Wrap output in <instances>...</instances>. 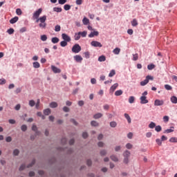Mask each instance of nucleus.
<instances>
[{
    "label": "nucleus",
    "instance_id": "nucleus-40",
    "mask_svg": "<svg viewBox=\"0 0 177 177\" xmlns=\"http://www.w3.org/2000/svg\"><path fill=\"white\" fill-rule=\"evenodd\" d=\"M138 59H139V55H138V53L133 54V62H136V60H138Z\"/></svg>",
    "mask_w": 177,
    "mask_h": 177
},
{
    "label": "nucleus",
    "instance_id": "nucleus-50",
    "mask_svg": "<svg viewBox=\"0 0 177 177\" xmlns=\"http://www.w3.org/2000/svg\"><path fill=\"white\" fill-rule=\"evenodd\" d=\"M19 153H20V151L17 149L13 151V156H19Z\"/></svg>",
    "mask_w": 177,
    "mask_h": 177
},
{
    "label": "nucleus",
    "instance_id": "nucleus-55",
    "mask_svg": "<svg viewBox=\"0 0 177 177\" xmlns=\"http://www.w3.org/2000/svg\"><path fill=\"white\" fill-rule=\"evenodd\" d=\"M63 111H64V113H68L70 111V108H68L67 106H64Z\"/></svg>",
    "mask_w": 177,
    "mask_h": 177
},
{
    "label": "nucleus",
    "instance_id": "nucleus-16",
    "mask_svg": "<svg viewBox=\"0 0 177 177\" xmlns=\"http://www.w3.org/2000/svg\"><path fill=\"white\" fill-rule=\"evenodd\" d=\"M58 104L57 102H52L51 103H50V107L51 109H56V107H57Z\"/></svg>",
    "mask_w": 177,
    "mask_h": 177
},
{
    "label": "nucleus",
    "instance_id": "nucleus-36",
    "mask_svg": "<svg viewBox=\"0 0 177 177\" xmlns=\"http://www.w3.org/2000/svg\"><path fill=\"white\" fill-rule=\"evenodd\" d=\"M131 26H133V27H136V26H138V20H136V19H133V21H131Z\"/></svg>",
    "mask_w": 177,
    "mask_h": 177
},
{
    "label": "nucleus",
    "instance_id": "nucleus-29",
    "mask_svg": "<svg viewBox=\"0 0 177 177\" xmlns=\"http://www.w3.org/2000/svg\"><path fill=\"white\" fill-rule=\"evenodd\" d=\"M62 8H59V7L53 8V11L57 12V13H60V12H62Z\"/></svg>",
    "mask_w": 177,
    "mask_h": 177
},
{
    "label": "nucleus",
    "instance_id": "nucleus-6",
    "mask_svg": "<svg viewBox=\"0 0 177 177\" xmlns=\"http://www.w3.org/2000/svg\"><path fill=\"white\" fill-rule=\"evenodd\" d=\"M51 70L55 73V74H59V73H62V70L60 68L55 66H51Z\"/></svg>",
    "mask_w": 177,
    "mask_h": 177
},
{
    "label": "nucleus",
    "instance_id": "nucleus-52",
    "mask_svg": "<svg viewBox=\"0 0 177 177\" xmlns=\"http://www.w3.org/2000/svg\"><path fill=\"white\" fill-rule=\"evenodd\" d=\"M34 164H35V159H33L32 160L31 163L28 165L27 168H31V167H32V165H34Z\"/></svg>",
    "mask_w": 177,
    "mask_h": 177
},
{
    "label": "nucleus",
    "instance_id": "nucleus-63",
    "mask_svg": "<svg viewBox=\"0 0 177 177\" xmlns=\"http://www.w3.org/2000/svg\"><path fill=\"white\" fill-rule=\"evenodd\" d=\"M70 121H71V122H73L76 127L78 125V122H76L75 120V119H71L70 120Z\"/></svg>",
    "mask_w": 177,
    "mask_h": 177
},
{
    "label": "nucleus",
    "instance_id": "nucleus-56",
    "mask_svg": "<svg viewBox=\"0 0 177 177\" xmlns=\"http://www.w3.org/2000/svg\"><path fill=\"white\" fill-rule=\"evenodd\" d=\"M67 2V0H58V3L59 5H64Z\"/></svg>",
    "mask_w": 177,
    "mask_h": 177
},
{
    "label": "nucleus",
    "instance_id": "nucleus-27",
    "mask_svg": "<svg viewBox=\"0 0 177 177\" xmlns=\"http://www.w3.org/2000/svg\"><path fill=\"white\" fill-rule=\"evenodd\" d=\"M156 123H154L153 122H151L150 124H149V128L150 129H154V128H156Z\"/></svg>",
    "mask_w": 177,
    "mask_h": 177
},
{
    "label": "nucleus",
    "instance_id": "nucleus-58",
    "mask_svg": "<svg viewBox=\"0 0 177 177\" xmlns=\"http://www.w3.org/2000/svg\"><path fill=\"white\" fill-rule=\"evenodd\" d=\"M123 162L124 164H128V162H129V158L124 157Z\"/></svg>",
    "mask_w": 177,
    "mask_h": 177
},
{
    "label": "nucleus",
    "instance_id": "nucleus-44",
    "mask_svg": "<svg viewBox=\"0 0 177 177\" xmlns=\"http://www.w3.org/2000/svg\"><path fill=\"white\" fill-rule=\"evenodd\" d=\"M7 32L10 35H12V34H13L15 32V29L10 28V29H8Z\"/></svg>",
    "mask_w": 177,
    "mask_h": 177
},
{
    "label": "nucleus",
    "instance_id": "nucleus-25",
    "mask_svg": "<svg viewBox=\"0 0 177 177\" xmlns=\"http://www.w3.org/2000/svg\"><path fill=\"white\" fill-rule=\"evenodd\" d=\"M33 67L34 68H39V67H41V65L39 64V62H33Z\"/></svg>",
    "mask_w": 177,
    "mask_h": 177
},
{
    "label": "nucleus",
    "instance_id": "nucleus-35",
    "mask_svg": "<svg viewBox=\"0 0 177 177\" xmlns=\"http://www.w3.org/2000/svg\"><path fill=\"white\" fill-rule=\"evenodd\" d=\"M171 143H177V138L172 137L169 140Z\"/></svg>",
    "mask_w": 177,
    "mask_h": 177
},
{
    "label": "nucleus",
    "instance_id": "nucleus-28",
    "mask_svg": "<svg viewBox=\"0 0 177 177\" xmlns=\"http://www.w3.org/2000/svg\"><path fill=\"white\" fill-rule=\"evenodd\" d=\"M129 103L132 104V103H135V97L134 96H130L129 97Z\"/></svg>",
    "mask_w": 177,
    "mask_h": 177
},
{
    "label": "nucleus",
    "instance_id": "nucleus-33",
    "mask_svg": "<svg viewBox=\"0 0 177 177\" xmlns=\"http://www.w3.org/2000/svg\"><path fill=\"white\" fill-rule=\"evenodd\" d=\"M98 62H106V57L104 55H101L98 57Z\"/></svg>",
    "mask_w": 177,
    "mask_h": 177
},
{
    "label": "nucleus",
    "instance_id": "nucleus-42",
    "mask_svg": "<svg viewBox=\"0 0 177 177\" xmlns=\"http://www.w3.org/2000/svg\"><path fill=\"white\" fill-rule=\"evenodd\" d=\"M64 10H70V9H71V6H70L69 4H65L64 6Z\"/></svg>",
    "mask_w": 177,
    "mask_h": 177
},
{
    "label": "nucleus",
    "instance_id": "nucleus-9",
    "mask_svg": "<svg viewBox=\"0 0 177 177\" xmlns=\"http://www.w3.org/2000/svg\"><path fill=\"white\" fill-rule=\"evenodd\" d=\"M99 35V32L96 30H93L88 35L89 38H93V37H97Z\"/></svg>",
    "mask_w": 177,
    "mask_h": 177
},
{
    "label": "nucleus",
    "instance_id": "nucleus-45",
    "mask_svg": "<svg viewBox=\"0 0 177 177\" xmlns=\"http://www.w3.org/2000/svg\"><path fill=\"white\" fill-rule=\"evenodd\" d=\"M165 88L166 91H172V86H171L169 84H165Z\"/></svg>",
    "mask_w": 177,
    "mask_h": 177
},
{
    "label": "nucleus",
    "instance_id": "nucleus-22",
    "mask_svg": "<svg viewBox=\"0 0 177 177\" xmlns=\"http://www.w3.org/2000/svg\"><path fill=\"white\" fill-rule=\"evenodd\" d=\"M120 52H121V49H120L119 48H115L113 50V53H114V55H120Z\"/></svg>",
    "mask_w": 177,
    "mask_h": 177
},
{
    "label": "nucleus",
    "instance_id": "nucleus-60",
    "mask_svg": "<svg viewBox=\"0 0 177 177\" xmlns=\"http://www.w3.org/2000/svg\"><path fill=\"white\" fill-rule=\"evenodd\" d=\"M132 147H133V145H132V144H131V143H127V144L126 145V147H127V149H128L129 150H131V149L132 148Z\"/></svg>",
    "mask_w": 177,
    "mask_h": 177
},
{
    "label": "nucleus",
    "instance_id": "nucleus-10",
    "mask_svg": "<svg viewBox=\"0 0 177 177\" xmlns=\"http://www.w3.org/2000/svg\"><path fill=\"white\" fill-rule=\"evenodd\" d=\"M110 158L112 161H113L114 162H118L119 161V159H118V157L117 156V155L115 154H112L111 156H110Z\"/></svg>",
    "mask_w": 177,
    "mask_h": 177
},
{
    "label": "nucleus",
    "instance_id": "nucleus-62",
    "mask_svg": "<svg viewBox=\"0 0 177 177\" xmlns=\"http://www.w3.org/2000/svg\"><path fill=\"white\" fill-rule=\"evenodd\" d=\"M21 106L20 105V104H18L15 106V109L17 110V111H19V110H20Z\"/></svg>",
    "mask_w": 177,
    "mask_h": 177
},
{
    "label": "nucleus",
    "instance_id": "nucleus-14",
    "mask_svg": "<svg viewBox=\"0 0 177 177\" xmlns=\"http://www.w3.org/2000/svg\"><path fill=\"white\" fill-rule=\"evenodd\" d=\"M170 100L173 104H177V97L175 95H173L171 97Z\"/></svg>",
    "mask_w": 177,
    "mask_h": 177
},
{
    "label": "nucleus",
    "instance_id": "nucleus-15",
    "mask_svg": "<svg viewBox=\"0 0 177 177\" xmlns=\"http://www.w3.org/2000/svg\"><path fill=\"white\" fill-rule=\"evenodd\" d=\"M73 57L75 62H82V57H81V55H75Z\"/></svg>",
    "mask_w": 177,
    "mask_h": 177
},
{
    "label": "nucleus",
    "instance_id": "nucleus-19",
    "mask_svg": "<svg viewBox=\"0 0 177 177\" xmlns=\"http://www.w3.org/2000/svg\"><path fill=\"white\" fill-rule=\"evenodd\" d=\"M107 154V150L106 149H102L100 151V155L102 156V157H104V156H106Z\"/></svg>",
    "mask_w": 177,
    "mask_h": 177
},
{
    "label": "nucleus",
    "instance_id": "nucleus-17",
    "mask_svg": "<svg viewBox=\"0 0 177 177\" xmlns=\"http://www.w3.org/2000/svg\"><path fill=\"white\" fill-rule=\"evenodd\" d=\"M82 23L84 26H88V24L89 23V19L84 17L82 19Z\"/></svg>",
    "mask_w": 177,
    "mask_h": 177
},
{
    "label": "nucleus",
    "instance_id": "nucleus-4",
    "mask_svg": "<svg viewBox=\"0 0 177 177\" xmlns=\"http://www.w3.org/2000/svg\"><path fill=\"white\" fill-rule=\"evenodd\" d=\"M91 45V46H94V48H102V46H103V45L97 41H92Z\"/></svg>",
    "mask_w": 177,
    "mask_h": 177
},
{
    "label": "nucleus",
    "instance_id": "nucleus-59",
    "mask_svg": "<svg viewBox=\"0 0 177 177\" xmlns=\"http://www.w3.org/2000/svg\"><path fill=\"white\" fill-rule=\"evenodd\" d=\"M32 131H34V132H36V131H38V127H37V125L33 124L32 126Z\"/></svg>",
    "mask_w": 177,
    "mask_h": 177
},
{
    "label": "nucleus",
    "instance_id": "nucleus-26",
    "mask_svg": "<svg viewBox=\"0 0 177 177\" xmlns=\"http://www.w3.org/2000/svg\"><path fill=\"white\" fill-rule=\"evenodd\" d=\"M59 39L58 37H53V38L51 39V42H52L53 44H57V43L59 42Z\"/></svg>",
    "mask_w": 177,
    "mask_h": 177
},
{
    "label": "nucleus",
    "instance_id": "nucleus-5",
    "mask_svg": "<svg viewBox=\"0 0 177 177\" xmlns=\"http://www.w3.org/2000/svg\"><path fill=\"white\" fill-rule=\"evenodd\" d=\"M62 38L64 41H66V42H71V37H70V36H68L67 34L66 33H62Z\"/></svg>",
    "mask_w": 177,
    "mask_h": 177
},
{
    "label": "nucleus",
    "instance_id": "nucleus-13",
    "mask_svg": "<svg viewBox=\"0 0 177 177\" xmlns=\"http://www.w3.org/2000/svg\"><path fill=\"white\" fill-rule=\"evenodd\" d=\"M18 21L19 17H15L10 20V24H15V23H17Z\"/></svg>",
    "mask_w": 177,
    "mask_h": 177
},
{
    "label": "nucleus",
    "instance_id": "nucleus-20",
    "mask_svg": "<svg viewBox=\"0 0 177 177\" xmlns=\"http://www.w3.org/2000/svg\"><path fill=\"white\" fill-rule=\"evenodd\" d=\"M171 132H174V127H171V129L165 130L163 133H171Z\"/></svg>",
    "mask_w": 177,
    "mask_h": 177
},
{
    "label": "nucleus",
    "instance_id": "nucleus-54",
    "mask_svg": "<svg viewBox=\"0 0 177 177\" xmlns=\"http://www.w3.org/2000/svg\"><path fill=\"white\" fill-rule=\"evenodd\" d=\"M163 121H164V122H168V121H169V117L168 115L164 116Z\"/></svg>",
    "mask_w": 177,
    "mask_h": 177
},
{
    "label": "nucleus",
    "instance_id": "nucleus-51",
    "mask_svg": "<svg viewBox=\"0 0 177 177\" xmlns=\"http://www.w3.org/2000/svg\"><path fill=\"white\" fill-rule=\"evenodd\" d=\"M21 129L23 132H26V131H27V125L26 124H23L21 127Z\"/></svg>",
    "mask_w": 177,
    "mask_h": 177
},
{
    "label": "nucleus",
    "instance_id": "nucleus-61",
    "mask_svg": "<svg viewBox=\"0 0 177 177\" xmlns=\"http://www.w3.org/2000/svg\"><path fill=\"white\" fill-rule=\"evenodd\" d=\"M6 142H7L8 143H10V142H12V137L8 136L6 138Z\"/></svg>",
    "mask_w": 177,
    "mask_h": 177
},
{
    "label": "nucleus",
    "instance_id": "nucleus-46",
    "mask_svg": "<svg viewBox=\"0 0 177 177\" xmlns=\"http://www.w3.org/2000/svg\"><path fill=\"white\" fill-rule=\"evenodd\" d=\"M29 106L30 107H34V106H35V101H34L33 100H31L29 101Z\"/></svg>",
    "mask_w": 177,
    "mask_h": 177
},
{
    "label": "nucleus",
    "instance_id": "nucleus-34",
    "mask_svg": "<svg viewBox=\"0 0 177 177\" xmlns=\"http://www.w3.org/2000/svg\"><path fill=\"white\" fill-rule=\"evenodd\" d=\"M55 32H59V31H60V30H62V27L60 26V25H56L55 26Z\"/></svg>",
    "mask_w": 177,
    "mask_h": 177
},
{
    "label": "nucleus",
    "instance_id": "nucleus-53",
    "mask_svg": "<svg viewBox=\"0 0 177 177\" xmlns=\"http://www.w3.org/2000/svg\"><path fill=\"white\" fill-rule=\"evenodd\" d=\"M6 84V80L4 78L0 79V85H5Z\"/></svg>",
    "mask_w": 177,
    "mask_h": 177
},
{
    "label": "nucleus",
    "instance_id": "nucleus-23",
    "mask_svg": "<svg viewBox=\"0 0 177 177\" xmlns=\"http://www.w3.org/2000/svg\"><path fill=\"white\" fill-rule=\"evenodd\" d=\"M123 93L122 90H118L115 92V96H121Z\"/></svg>",
    "mask_w": 177,
    "mask_h": 177
},
{
    "label": "nucleus",
    "instance_id": "nucleus-41",
    "mask_svg": "<svg viewBox=\"0 0 177 177\" xmlns=\"http://www.w3.org/2000/svg\"><path fill=\"white\" fill-rule=\"evenodd\" d=\"M79 34H80V36H82V38H85V37H86V34H88V32L86 31H83V32H79Z\"/></svg>",
    "mask_w": 177,
    "mask_h": 177
},
{
    "label": "nucleus",
    "instance_id": "nucleus-39",
    "mask_svg": "<svg viewBox=\"0 0 177 177\" xmlns=\"http://www.w3.org/2000/svg\"><path fill=\"white\" fill-rule=\"evenodd\" d=\"M162 129V128L160 125L156 126V127H155V131L156 132H161Z\"/></svg>",
    "mask_w": 177,
    "mask_h": 177
},
{
    "label": "nucleus",
    "instance_id": "nucleus-12",
    "mask_svg": "<svg viewBox=\"0 0 177 177\" xmlns=\"http://www.w3.org/2000/svg\"><path fill=\"white\" fill-rule=\"evenodd\" d=\"M103 117V114L101 113H97L93 115V118L95 120H99V118H102Z\"/></svg>",
    "mask_w": 177,
    "mask_h": 177
},
{
    "label": "nucleus",
    "instance_id": "nucleus-18",
    "mask_svg": "<svg viewBox=\"0 0 177 177\" xmlns=\"http://www.w3.org/2000/svg\"><path fill=\"white\" fill-rule=\"evenodd\" d=\"M80 38H81V35H80V32L75 34V35H74V39H75V41H79V39H80Z\"/></svg>",
    "mask_w": 177,
    "mask_h": 177
},
{
    "label": "nucleus",
    "instance_id": "nucleus-24",
    "mask_svg": "<svg viewBox=\"0 0 177 177\" xmlns=\"http://www.w3.org/2000/svg\"><path fill=\"white\" fill-rule=\"evenodd\" d=\"M91 127H99V122H97L95 120H92L91 122Z\"/></svg>",
    "mask_w": 177,
    "mask_h": 177
},
{
    "label": "nucleus",
    "instance_id": "nucleus-31",
    "mask_svg": "<svg viewBox=\"0 0 177 177\" xmlns=\"http://www.w3.org/2000/svg\"><path fill=\"white\" fill-rule=\"evenodd\" d=\"M147 84H149V81L147 79L140 82L141 86H145V85H147Z\"/></svg>",
    "mask_w": 177,
    "mask_h": 177
},
{
    "label": "nucleus",
    "instance_id": "nucleus-37",
    "mask_svg": "<svg viewBox=\"0 0 177 177\" xmlns=\"http://www.w3.org/2000/svg\"><path fill=\"white\" fill-rule=\"evenodd\" d=\"M40 39L41 41H43V42H45V41L48 39V36H46V35H42Z\"/></svg>",
    "mask_w": 177,
    "mask_h": 177
},
{
    "label": "nucleus",
    "instance_id": "nucleus-3",
    "mask_svg": "<svg viewBox=\"0 0 177 177\" xmlns=\"http://www.w3.org/2000/svg\"><path fill=\"white\" fill-rule=\"evenodd\" d=\"M72 52L73 53H80L81 52V46L80 44H76L72 47Z\"/></svg>",
    "mask_w": 177,
    "mask_h": 177
},
{
    "label": "nucleus",
    "instance_id": "nucleus-21",
    "mask_svg": "<svg viewBox=\"0 0 177 177\" xmlns=\"http://www.w3.org/2000/svg\"><path fill=\"white\" fill-rule=\"evenodd\" d=\"M131 156V152L128 150H126L124 153H123V156L126 157V158H129Z\"/></svg>",
    "mask_w": 177,
    "mask_h": 177
},
{
    "label": "nucleus",
    "instance_id": "nucleus-11",
    "mask_svg": "<svg viewBox=\"0 0 177 177\" xmlns=\"http://www.w3.org/2000/svg\"><path fill=\"white\" fill-rule=\"evenodd\" d=\"M124 118L127 120L128 124H131L132 122V120L131 119V116H129V114L128 113H124Z\"/></svg>",
    "mask_w": 177,
    "mask_h": 177
},
{
    "label": "nucleus",
    "instance_id": "nucleus-30",
    "mask_svg": "<svg viewBox=\"0 0 177 177\" xmlns=\"http://www.w3.org/2000/svg\"><path fill=\"white\" fill-rule=\"evenodd\" d=\"M109 125L111 128H115V127H117V122L112 121L109 123Z\"/></svg>",
    "mask_w": 177,
    "mask_h": 177
},
{
    "label": "nucleus",
    "instance_id": "nucleus-8",
    "mask_svg": "<svg viewBox=\"0 0 177 177\" xmlns=\"http://www.w3.org/2000/svg\"><path fill=\"white\" fill-rule=\"evenodd\" d=\"M117 88H118V83H115L111 88L109 90L110 93H113L114 91H115V89H117Z\"/></svg>",
    "mask_w": 177,
    "mask_h": 177
},
{
    "label": "nucleus",
    "instance_id": "nucleus-2",
    "mask_svg": "<svg viewBox=\"0 0 177 177\" xmlns=\"http://www.w3.org/2000/svg\"><path fill=\"white\" fill-rule=\"evenodd\" d=\"M147 91H145L142 93V96L140 97V104H146L149 103V100H147Z\"/></svg>",
    "mask_w": 177,
    "mask_h": 177
},
{
    "label": "nucleus",
    "instance_id": "nucleus-7",
    "mask_svg": "<svg viewBox=\"0 0 177 177\" xmlns=\"http://www.w3.org/2000/svg\"><path fill=\"white\" fill-rule=\"evenodd\" d=\"M164 104V100H156L154 101V106H162Z\"/></svg>",
    "mask_w": 177,
    "mask_h": 177
},
{
    "label": "nucleus",
    "instance_id": "nucleus-47",
    "mask_svg": "<svg viewBox=\"0 0 177 177\" xmlns=\"http://www.w3.org/2000/svg\"><path fill=\"white\" fill-rule=\"evenodd\" d=\"M156 142L158 146H161L162 145V140H161L160 138L156 139Z\"/></svg>",
    "mask_w": 177,
    "mask_h": 177
},
{
    "label": "nucleus",
    "instance_id": "nucleus-57",
    "mask_svg": "<svg viewBox=\"0 0 177 177\" xmlns=\"http://www.w3.org/2000/svg\"><path fill=\"white\" fill-rule=\"evenodd\" d=\"M61 143H62V145H66V143H67V138H62Z\"/></svg>",
    "mask_w": 177,
    "mask_h": 177
},
{
    "label": "nucleus",
    "instance_id": "nucleus-64",
    "mask_svg": "<svg viewBox=\"0 0 177 177\" xmlns=\"http://www.w3.org/2000/svg\"><path fill=\"white\" fill-rule=\"evenodd\" d=\"M85 103L84 102V100H80L78 102V105L80 106V107H82V106H84Z\"/></svg>",
    "mask_w": 177,
    "mask_h": 177
},
{
    "label": "nucleus",
    "instance_id": "nucleus-48",
    "mask_svg": "<svg viewBox=\"0 0 177 177\" xmlns=\"http://www.w3.org/2000/svg\"><path fill=\"white\" fill-rule=\"evenodd\" d=\"M115 75V70H111V72L109 74V77H114Z\"/></svg>",
    "mask_w": 177,
    "mask_h": 177
},
{
    "label": "nucleus",
    "instance_id": "nucleus-1",
    "mask_svg": "<svg viewBox=\"0 0 177 177\" xmlns=\"http://www.w3.org/2000/svg\"><path fill=\"white\" fill-rule=\"evenodd\" d=\"M41 13H42V8H39L35 12L32 14V19L33 20H36L37 23L39 24V28H41V30H45L46 28V15H43L42 17L39 16L41 15Z\"/></svg>",
    "mask_w": 177,
    "mask_h": 177
},
{
    "label": "nucleus",
    "instance_id": "nucleus-38",
    "mask_svg": "<svg viewBox=\"0 0 177 177\" xmlns=\"http://www.w3.org/2000/svg\"><path fill=\"white\" fill-rule=\"evenodd\" d=\"M67 42H68V41H66L65 40L62 41L60 42V46H61L62 48H64V47L67 46Z\"/></svg>",
    "mask_w": 177,
    "mask_h": 177
},
{
    "label": "nucleus",
    "instance_id": "nucleus-49",
    "mask_svg": "<svg viewBox=\"0 0 177 177\" xmlns=\"http://www.w3.org/2000/svg\"><path fill=\"white\" fill-rule=\"evenodd\" d=\"M156 67V65L151 64L147 66L148 70H153Z\"/></svg>",
    "mask_w": 177,
    "mask_h": 177
},
{
    "label": "nucleus",
    "instance_id": "nucleus-43",
    "mask_svg": "<svg viewBox=\"0 0 177 177\" xmlns=\"http://www.w3.org/2000/svg\"><path fill=\"white\" fill-rule=\"evenodd\" d=\"M16 13L18 16H21V15H23V12L21 11V9H20V8H17L16 10Z\"/></svg>",
    "mask_w": 177,
    "mask_h": 177
},
{
    "label": "nucleus",
    "instance_id": "nucleus-32",
    "mask_svg": "<svg viewBox=\"0 0 177 177\" xmlns=\"http://www.w3.org/2000/svg\"><path fill=\"white\" fill-rule=\"evenodd\" d=\"M44 115H49L50 114V109H46L44 110Z\"/></svg>",
    "mask_w": 177,
    "mask_h": 177
}]
</instances>
